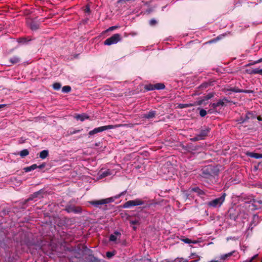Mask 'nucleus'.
<instances>
[{
	"label": "nucleus",
	"instance_id": "nucleus-1",
	"mask_svg": "<svg viewBox=\"0 0 262 262\" xmlns=\"http://www.w3.org/2000/svg\"><path fill=\"white\" fill-rule=\"evenodd\" d=\"M11 251L9 247L8 246L4 240L0 242V252L2 253L5 252L6 257L8 258L9 262H12L13 259H15L13 255L11 256Z\"/></svg>",
	"mask_w": 262,
	"mask_h": 262
},
{
	"label": "nucleus",
	"instance_id": "nucleus-2",
	"mask_svg": "<svg viewBox=\"0 0 262 262\" xmlns=\"http://www.w3.org/2000/svg\"><path fill=\"white\" fill-rule=\"evenodd\" d=\"M226 196V194L225 193H223L220 197L207 202V204L208 206L213 208L220 207L224 202Z\"/></svg>",
	"mask_w": 262,
	"mask_h": 262
},
{
	"label": "nucleus",
	"instance_id": "nucleus-3",
	"mask_svg": "<svg viewBox=\"0 0 262 262\" xmlns=\"http://www.w3.org/2000/svg\"><path fill=\"white\" fill-rule=\"evenodd\" d=\"M121 125H105L103 126H100L99 127H97L93 129L92 130H91L89 133V135L90 136L94 135L96 134L103 132L104 130H107V129H114L116 128H117L118 127L121 126Z\"/></svg>",
	"mask_w": 262,
	"mask_h": 262
},
{
	"label": "nucleus",
	"instance_id": "nucleus-4",
	"mask_svg": "<svg viewBox=\"0 0 262 262\" xmlns=\"http://www.w3.org/2000/svg\"><path fill=\"white\" fill-rule=\"evenodd\" d=\"M242 205L238 206L236 207H231L228 210V216L231 220L236 221L239 214Z\"/></svg>",
	"mask_w": 262,
	"mask_h": 262
},
{
	"label": "nucleus",
	"instance_id": "nucleus-5",
	"mask_svg": "<svg viewBox=\"0 0 262 262\" xmlns=\"http://www.w3.org/2000/svg\"><path fill=\"white\" fill-rule=\"evenodd\" d=\"M121 35L119 34H115L110 37L107 38L104 42V44L107 46L116 44L121 40Z\"/></svg>",
	"mask_w": 262,
	"mask_h": 262
},
{
	"label": "nucleus",
	"instance_id": "nucleus-6",
	"mask_svg": "<svg viewBox=\"0 0 262 262\" xmlns=\"http://www.w3.org/2000/svg\"><path fill=\"white\" fill-rule=\"evenodd\" d=\"M144 204V202L140 199H137L134 200L127 201L123 205L124 208H128L131 206H136Z\"/></svg>",
	"mask_w": 262,
	"mask_h": 262
},
{
	"label": "nucleus",
	"instance_id": "nucleus-7",
	"mask_svg": "<svg viewBox=\"0 0 262 262\" xmlns=\"http://www.w3.org/2000/svg\"><path fill=\"white\" fill-rule=\"evenodd\" d=\"M233 256L234 257H239V256L238 255V252L236 250H233L231 252H230L228 253L222 254L220 256L219 258L220 260L225 261L227 260H229L231 256Z\"/></svg>",
	"mask_w": 262,
	"mask_h": 262
},
{
	"label": "nucleus",
	"instance_id": "nucleus-8",
	"mask_svg": "<svg viewBox=\"0 0 262 262\" xmlns=\"http://www.w3.org/2000/svg\"><path fill=\"white\" fill-rule=\"evenodd\" d=\"M230 101L226 97L222 99H220L216 103H213L210 104V106L213 109L217 108L220 106H223L225 105V103L229 102Z\"/></svg>",
	"mask_w": 262,
	"mask_h": 262
},
{
	"label": "nucleus",
	"instance_id": "nucleus-9",
	"mask_svg": "<svg viewBox=\"0 0 262 262\" xmlns=\"http://www.w3.org/2000/svg\"><path fill=\"white\" fill-rule=\"evenodd\" d=\"M65 210L68 213L74 212L75 213H79L82 212V209L80 207H76L71 205L67 206Z\"/></svg>",
	"mask_w": 262,
	"mask_h": 262
},
{
	"label": "nucleus",
	"instance_id": "nucleus-10",
	"mask_svg": "<svg viewBox=\"0 0 262 262\" xmlns=\"http://www.w3.org/2000/svg\"><path fill=\"white\" fill-rule=\"evenodd\" d=\"M233 92L234 93H252V91L250 90H245L242 89H239L237 87H233L230 89H228L226 90V92Z\"/></svg>",
	"mask_w": 262,
	"mask_h": 262
},
{
	"label": "nucleus",
	"instance_id": "nucleus-11",
	"mask_svg": "<svg viewBox=\"0 0 262 262\" xmlns=\"http://www.w3.org/2000/svg\"><path fill=\"white\" fill-rule=\"evenodd\" d=\"M212 170V167L211 166H208L202 170V177L209 178L211 176L210 171Z\"/></svg>",
	"mask_w": 262,
	"mask_h": 262
},
{
	"label": "nucleus",
	"instance_id": "nucleus-12",
	"mask_svg": "<svg viewBox=\"0 0 262 262\" xmlns=\"http://www.w3.org/2000/svg\"><path fill=\"white\" fill-rule=\"evenodd\" d=\"M118 236L120 237L121 233L119 232L116 231L114 232L113 234L110 235L109 241L111 242H116Z\"/></svg>",
	"mask_w": 262,
	"mask_h": 262
},
{
	"label": "nucleus",
	"instance_id": "nucleus-13",
	"mask_svg": "<svg viewBox=\"0 0 262 262\" xmlns=\"http://www.w3.org/2000/svg\"><path fill=\"white\" fill-rule=\"evenodd\" d=\"M209 132V128H205L204 129H202L200 131V133L197 135L199 137V138H201V140H203L206 137L208 134Z\"/></svg>",
	"mask_w": 262,
	"mask_h": 262
},
{
	"label": "nucleus",
	"instance_id": "nucleus-14",
	"mask_svg": "<svg viewBox=\"0 0 262 262\" xmlns=\"http://www.w3.org/2000/svg\"><path fill=\"white\" fill-rule=\"evenodd\" d=\"M89 203L91 204L92 205L97 207V208H100V205H104L103 200H94L89 202Z\"/></svg>",
	"mask_w": 262,
	"mask_h": 262
},
{
	"label": "nucleus",
	"instance_id": "nucleus-15",
	"mask_svg": "<svg viewBox=\"0 0 262 262\" xmlns=\"http://www.w3.org/2000/svg\"><path fill=\"white\" fill-rule=\"evenodd\" d=\"M247 156L251 158H253L256 159H262V154H258L253 152H248L246 154Z\"/></svg>",
	"mask_w": 262,
	"mask_h": 262
},
{
	"label": "nucleus",
	"instance_id": "nucleus-16",
	"mask_svg": "<svg viewBox=\"0 0 262 262\" xmlns=\"http://www.w3.org/2000/svg\"><path fill=\"white\" fill-rule=\"evenodd\" d=\"M75 118L77 120H79L81 121H83L85 119L89 118V116L85 114H77L75 116Z\"/></svg>",
	"mask_w": 262,
	"mask_h": 262
},
{
	"label": "nucleus",
	"instance_id": "nucleus-17",
	"mask_svg": "<svg viewBox=\"0 0 262 262\" xmlns=\"http://www.w3.org/2000/svg\"><path fill=\"white\" fill-rule=\"evenodd\" d=\"M29 27L32 31H35L39 28V24L37 22L32 20L29 24Z\"/></svg>",
	"mask_w": 262,
	"mask_h": 262
},
{
	"label": "nucleus",
	"instance_id": "nucleus-18",
	"mask_svg": "<svg viewBox=\"0 0 262 262\" xmlns=\"http://www.w3.org/2000/svg\"><path fill=\"white\" fill-rule=\"evenodd\" d=\"M156 113L155 111H150L146 114H144L143 115V117L146 119H151L155 117Z\"/></svg>",
	"mask_w": 262,
	"mask_h": 262
},
{
	"label": "nucleus",
	"instance_id": "nucleus-19",
	"mask_svg": "<svg viewBox=\"0 0 262 262\" xmlns=\"http://www.w3.org/2000/svg\"><path fill=\"white\" fill-rule=\"evenodd\" d=\"M259 68H251L246 70V73L249 74H258Z\"/></svg>",
	"mask_w": 262,
	"mask_h": 262
},
{
	"label": "nucleus",
	"instance_id": "nucleus-20",
	"mask_svg": "<svg viewBox=\"0 0 262 262\" xmlns=\"http://www.w3.org/2000/svg\"><path fill=\"white\" fill-rule=\"evenodd\" d=\"M37 167H38V166L37 165V164H34L30 166L25 167L24 168V170L26 172H28L31 171L32 170H33L37 168Z\"/></svg>",
	"mask_w": 262,
	"mask_h": 262
},
{
	"label": "nucleus",
	"instance_id": "nucleus-21",
	"mask_svg": "<svg viewBox=\"0 0 262 262\" xmlns=\"http://www.w3.org/2000/svg\"><path fill=\"white\" fill-rule=\"evenodd\" d=\"M111 174V171L109 169H107L104 171H101L99 173V177L100 179H102V178L106 177L108 176H110Z\"/></svg>",
	"mask_w": 262,
	"mask_h": 262
},
{
	"label": "nucleus",
	"instance_id": "nucleus-22",
	"mask_svg": "<svg viewBox=\"0 0 262 262\" xmlns=\"http://www.w3.org/2000/svg\"><path fill=\"white\" fill-rule=\"evenodd\" d=\"M9 61L12 64H16L20 61V58L18 56H14L10 58Z\"/></svg>",
	"mask_w": 262,
	"mask_h": 262
},
{
	"label": "nucleus",
	"instance_id": "nucleus-23",
	"mask_svg": "<svg viewBox=\"0 0 262 262\" xmlns=\"http://www.w3.org/2000/svg\"><path fill=\"white\" fill-rule=\"evenodd\" d=\"M49 156V151L48 150H43L39 154V157L41 159H46Z\"/></svg>",
	"mask_w": 262,
	"mask_h": 262
},
{
	"label": "nucleus",
	"instance_id": "nucleus-24",
	"mask_svg": "<svg viewBox=\"0 0 262 262\" xmlns=\"http://www.w3.org/2000/svg\"><path fill=\"white\" fill-rule=\"evenodd\" d=\"M191 191H193V192H196L197 193H198L200 195L204 194V191L203 190H202L201 189H200L198 187H194V188H192Z\"/></svg>",
	"mask_w": 262,
	"mask_h": 262
},
{
	"label": "nucleus",
	"instance_id": "nucleus-25",
	"mask_svg": "<svg viewBox=\"0 0 262 262\" xmlns=\"http://www.w3.org/2000/svg\"><path fill=\"white\" fill-rule=\"evenodd\" d=\"M29 152L28 150L27 149H25L20 151L19 155L22 158H24V157L28 156L29 155Z\"/></svg>",
	"mask_w": 262,
	"mask_h": 262
},
{
	"label": "nucleus",
	"instance_id": "nucleus-26",
	"mask_svg": "<svg viewBox=\"0 0 262 262\" xmlns=\"http://www.w3.org/2000/svg\"><path fill=\"white\" fill-rule=\"evenodd\" d=\"M71 91V88L70 86H69V85L64 86L62 88V92H63L64 93H68L70 92Z\"/></svg>",
	"mask_w": 262,
	"mask_h": 262
},
{
	"label": "nucleus",
	"instance_id": "nucleus-27",
	"mask_svg": "<svg viewBox=\"0 0 262 262\" xmlns=\"http://www.w3.org/2000/svg\"><path fill=\"white\" fill-rule=\"evenodd\" d=\"M214 96V94L212 93H209L206 95L203 96V100L206 101L208 100Z\"/></svg>",
	"mask_w": 262,
	"mask_h": 262
},
{
	"label": "nucleus",
	"instance_id": "nucleus-28",
	"mask_svg": "<svg viewBox=\"0 0 262 262\" xmlns=\"http://www.w3.org/2000/svg\"><path fill=\"white\" fill-rule=\"evenodd\" d=\"M155 88L156 90H163L165 88V85L164 84L161 83H158L155 84Z\"/></svg>",
	"mask_w": 262,
	"mask_h": 262
},
{
	"label": "nucleus",
	"instance_id": "nucleus-29",
	"mask_svg": "<svg viewBox=\"0 0 262 262\" xmlns=\"http://www.w3.org/2000/svg\"><path fill=\"white\" fill-rule=\"evenodd\" d=\"M155 87V84H150L145 85V88L147 91H152V90H156Z\"/></svg>",
	"mask_w": 262,
	"mask_h": 262
},
{
	"label": "nucleus",
	"instance_id": "nucleus-30",
	"mask_svg": "<svg viewBox=\"0 0 262 262\" xmlns=\"http://www.w3.org/2000/svg\"><path fill=\"white\" fill-rule=\"evenodd\" d=\"M103 200L104 204H108V203L112 202L114 201V199L113 197L103 199Z\"/></svg>",
	"mask_w": 262,
	"mask_h": 262
},
{
	"label": "nucleus",
	"instance_id": "nucleus-31",
	"mask_svg": "<svg viewBox=\"0 0 262 262\" xmlns=\"http://www.w3.org/2000/svg\"><path fill=\"white\" fill-rule=\"evenodd\" d=\"M53 88L55 90H59L61 88V84L58 82L54 83L53 84Z\"/></svg>",
	"mask_w": 262,
	"mask_h": 262
},
{
	"label": "nucleus",
	"instance_id": "nucleus-32",
	"mask_svg": "<svg viewBox=\"0 0 262 262\" xmlns=\"http://www.w3.org/2000/svg\"><path fill=\"white\" fill-rule=\"evenodd\" d=\"M115 254V252L114 251H108L106 253V256L108 258H112Z\"/></svg>",
	"mask_w": 262,
	"mask_h": 262
},
{
	"label": "nucleus",
	"instance_id": "nucleus-33",
	"mask_svg": "<svg viewBox=\"0 0 262 262\" xmlns=\"http://www.w3.org/2000/svg\"><path fill=\"white\" fill-rule=\"evenodd\" d=\"M252 114L250 112H248L246 114L245 118L244 119V120H242V121L241 122V123H243L244 122H246L247 120L250 119V115H251Z\"/></svg>",
	"mask_w": 262,
	"mask_h": 262
},
{
	"label": "nucleus",
	"instance_id": "nucleus-34",
	"mask_svg": "<svg viewBox=\"0 0 262 262\" xmlns=\"http://www.w3.org/2000/svg\"><path fill=\"white\" fill-rule=\"evenodd\" d=\"M207 114V111L204 109H201L200 111V115L203 117L205 116Z\"/></svg>",
	"mask_w": 262,
	"mask_h": 262
},
{
	"label": "nucleus",
	"instance_id": "nucleus-35",
	"mask_svg": "<svg viewBox=\"0 0 262 262\" xmlns=\"http://www.w3.org/2000/svg\"><path fill=\"white\" fill-rule=\"evenodd\" d=\"M82 130V129H74L73 131H70V132L69 133V135H72L73 134L78 133Z\"/></svg>",
	"mask_w": 262,
	"mask_h": 262
},
{
	"label": "nucleus",
	"instance_id": "nucleus-36",
	"mask_svg": "<svg viewBox=\"0 0 262 262\" xmlns=\"http://www.w3.org/2000/svg\"><path fill=\"white\" fill-rule=\"evenodd\" d=\"M129 223L132 225H137L139 224V220H130Z\"/></svg>",
	"mask_w": 262,
	"mask_h": 262
},
{
	"label": "nucleus",
	"instance_id": "nucleus-37",
	"mask_svg": "<svg viewBox=\"0 0 262 262\" xmlns=\"http://www.w3.org/2000/svg\"><path fill=\"white\" fill-rule=\"evenodd\" d=\"M257 256H258V254H255L254 256H253L251 258H250L249 259H247L246 260H245L244 262H252L253 260H254L257 257Z\"/></svg>",
	"mask_w": 262,
	"mask_h": 262
},
{
	"label": "nucleus",
	"instance_id": "nucleus-38",
	"mask_svg": "<svg viewBox=\"0 0 262 262\" xmlns=\"http://www.w3.org/2000/svg\"><path fill=\"white\" fill-rule=\"evenodd\" d=\"M183 241L185 243H187V244H190V243H195V242H192L191 240H190V239L188 238H184L183 239Z\"/></svg>",
	"mask_w": 262,
	"mask_h": 262
},
{
	"label": "nucleus",
	"instance_id": "nucleus-39",
	"mask_svg": "<svg viewBox=\"0 0 262 262\" xmlns=\"http://www.w3.org/2000/svg\"><path fill=\"white\" fill-rule=\"evenodd\" d=\"M190 140L192 141H196L201 140V138H199V137L196 135L195 137L191 138Z\"/></svg>",
	"mask_w": 262,
	"mask_h": 262
},
{
	"label": "nucleus",
	"instance_id": "nucleus-40",
	"mask_svg": "<svg viewBox=\"0 0 262 262\" xmlns=\"http://www.w3.org/2000/svg\"><path fill=\"white\" fill-rule=\"evenodd\" d=\"M189 106H190V105L188 104H180L179 105V107L181 108H185L188 107Z\"/></svg>",
	"mask_w": 262,
	"mask_h": 262
},
{
	"label": "nucleus",
	"instance_id": "nucleus-41",
	"mask_svg": "<svg viewBox=\"0 0 262 262\" xmlns=\"http://www.w3.org/2000/svg\"><path fill=\"white\" fill-rule=\"evenodd\" d=\"M156 23H157V21L154 19H152L149 21V24L151 26H154V25H156Z\"/></svg>",
	"mask_w": 262,
	"mask_h": 262
},
{
	"label": "nucleus",
	"instance_id": "nucleus-42",
	"mask_svg": "<svg viewBox=\"0 0 262 262\" xmlns=\"http://www.w3.org/2000/svg\"><path fill=\"white\" fill-rule=\"evenodd\" d=\"M118 26H112L111 27H110L108 29H107V31H113L117 28H118Z\"/></svg>",
	"mask_w": 262,
	"mask_h": 262
},
{
	"label": "nucleus",
	"instance_id": "nucleus-43",
	"mask_svg": "<svg viewBox=\"0 0 262 262\" xmlns=\"http://www.w3.org/2000/svg\"><path fill=\"white\" fill-rule=\"evenodd\" d=\"M85 11L86 13H90V7L89 6H86V8L85 9Z\"/></svg>",
	"mask_w": 262,
	"mask_h": 262
},
{
	"label": "nucleus",
	"instance_id": "nucleus-44",
	"mask_svg": "<svg viewBox=\"0 0 262 262\" xmlns=\"http://www.w3.org/2000/svg\"><path fill=\"white\" fill-rule=\"evenodd\" d=\"M45 166H46V164L45 163H42V164L38 166L37 168L41 169V168H44L45 167Z\"/></svg>",
	"mask_w": 262,
	"mask_h": 262
},
{
	"label": "nucleus",
	"instance_id": "nucleus-45",
	"mask_svg": "<svg viewBox=\"0 0 262 262\" xmlns=\"http://www.w3.org/2000/svg\"><path fill=\"white\" fill-rule=\"evenodd\" d=\"M26 41V39L25 38H20V41L19 42H25Z\"/></svg>",
	"mask_w": 262,
	"mask_h": 262
},
{
	"label": "nucleus",
	"instance_id": "nucleus-46",
	"mask_svg": "<svg viewBox=\"0 0 262 262\" xmlns=\"http://www.w3.org/2000/svg\"><path fill=\"white\" fill-rule=\"evenodd\" d=\"M121 195H120V193H119V194H118V195H115V196L114 197V200H115V199H119V198L120 197H121Z\"/></svg>",
	"mask_w": 262,
	"mask_h": 262
},
{
	"label": "nucleus",
	"instance_id": "nucleus-47",
	"mask_svg": "<svg viewBox=\"0 0 262 262\" xmlns=\"http://www.w3.org/2000/svg\"><path fill=\"white\" fill-rule=\"evenodd\" d=\"M261 62H262V58H260V59H258V60L254 61V63H259Z\"/></svg>",
	"mask_w": 262,
	"mask_h": 262
},
{
	"label": "nucleus",
	"instance_id": "nucleus-48",
	"mask_svg": "<svg viewBox=\"0 0 262 262\" xmlns=\"http://www.w3.org/2000/svg\"><path fill=\"white\" fill-rule=\"evenodd\" d=\"M255 63H254V62L249 63L246 64V67H248V66H251V65H253V64H254Z\"/></svg>",
	"mask_w": 262,
	"mask_h": 262
},
{
	"label": "nucleus",
	"instance_id": "nucleus-49",
	"mask_svg": "<svg viewBox=\"0 0 262 262\" xmlns=\"http://www.w3.org/2000/svg\"><path fill=\"white\" fill-rule=\"evenodd\" d=\"M258 74L262 75V69L259 68V72Z\"/></svg>",
	"mask_w": 262,
	"mask_h": 262
},
{
	"label": "nucleus",
	"instance_id": "nucleus-50",
	"mask_svg": "<svg viewBox=\"0 0 262 262\" xmlns=\"http://www.w3.org/2000/svg\"><path fill=\"white\" fill-rule=\"evenodd\" d=\"M126 193V190H125V191H124L121 192L120 193V194L121 195V196H122V195H123L125 194Z\"/></svg>",
	"mask_w": 262,
	"mask_h": 262
},
{
	"label": "nucleus",
	"instance_id": "nucleus-51",
	"mask_svg": "<svg viewBox=\"0 0 262 262\" xmlns=\"http://www.w3.org/2000/svg\"><path fill=\"white\" fill-rule=\"evenodd\" d=\"M214 112V111L212 110V109H209L208 111V113H209V114H212Z\"/></svg>",
	"mask_w": 262,
	"mask_h": 262
},
{
	"label": "nucleus",
	"instance_id": "nucleus-52",
	"mask_svg": "<svg viewBox=\"0 0 262 262\" xmlns=\"http://www.w3.org/2000/svg\"><path fill=\"white\" fill-rule=\"evenodd\" d=\"M6 106V104H0V109Z\"/></svg>",
	"mask_w": 262,
	"mask_h": 262
},
{
	"label": "nucleus",
	"instance_id": "nucleus-53",
	"mask_svg": "<svg viewBox=\"0 0 262 262\" xmlns=\"http://www.w3.org/2000/svg\"><path fill=\"white\" fill-rule=\"evenodd\" d=\"M234 238H235L234 237H231V236H230V237H228L227 238V241H229V240H230V239H234Z\"/></svg>",
	"mask_w": 262,
	"mask_h": 262
},
{
	"label": "nucleus",
	"instance_id": "nucleus-54",
	"mask_svg": "<svg viewBox=\"0 0 262 262\" xmlns=\"http://www.w3.org/2000/svg\"><path fill=\"white\" fill-rule=\"evenodd\" d=\"M208 262H220V260H212Z\"/></svg>",
	"mask_w": 262,
	"mask_h": 262
},
{
	"label": "nucleus",
	"instance_id": "nucleus-55",
	"mask_svg": "<svg viewBox=\"0 0 262 262\" xmlns=\"http://www.w3.org/2000/svg\"><path fill=\"white\" fill-rule=\"evenodd\" d=\"M258 218V216H256V215H254L253 216V220H255V219H257Z\"/></svg>",
	"mask_w": 262,
	"mask_h": 262
},
{
	"label": "nucleus",
	"instance_id": "nucleus-56",
	"mask_svg": "<svg viewBox=\"0 0 262 262\" xmlns=\"http://www.w3.org/2000/svg\"><path fill=\"white\" fill-rule=\"evenodd\" d=\"M257 119L259 121L262 120V119L260 117H258Z\"/></svg>",
	"mask_w": 262,
	"mask_h": 262
},
{
	"label": "nucleus",
	"instance_id": "nucleus-57",
	"mask_svg": "<svg viewBox=\"0 0 262 262\" xmlns=\"http://www.w3.org/2000/svg\"><path fill=\"white\" fill-rule=\"evenodd\" d=\"M136 228H136V227H133V229H134V230H136Z\"/></svg>",
	"mask_w": 262,
	"mask_h": 262
},
{
	"label": "nucleus",
	"instance_id": "nucleus-58",
	"mask_svg": "<svg viewBox=\"0 0 262 262\" xmlns=\"http://www.w3.org/2000/svg\"><path fill=\"white\" fill-rule=\"evenodd\" d=\"M244 120V119H243V118H241V122H240V123L242 121V120Z\"/></svg>",
	"mask_w": 262,
	"mask_h": 262
}]
</instances>
